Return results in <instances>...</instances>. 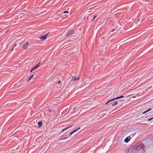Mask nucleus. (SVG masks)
I'll use <instances>...</instances> for the list:
<instances>
[{
	"instance_id": "obj_12",
	"label": "nucleus",
	"mask_w": 153,
	"mask_h": 153,
	"mask_svg": "<svg viewBox=\"0 0 153 153\" xmlns=\"http://www.w3.org/2000/svg\"><path fill=\"white\" fill-rule=\"evenodd\" d=\"M118 104V103H117V102H115L114 103H113L112 105V106H114L115 105H116L117 104Z\"/></svg>"
},
{
	"instance_id": "obj_10",
	"label": "nucleus",
	"mask_w": 153,
	"mask_h": 153,
	"mask_svg": "<svg viewBox=\"0 0 153 153\" xmlns=\"http://www.w3.org/2000/svg\"><path fill=\"white\" fill-rule=\"evenodd\" d=\"M39 64L36 65L33 68V70H36L37 68H38L39 67Z\"/></svg>"
},
{
	"instance_id": "obj_30",
	"label": "nucleus",
	"mask_w": 153,
	"mask_h": 153,
	"mask_svg": "<svg viewBox=\"0 0 153 153\" xmlns=\"http://www.w3.org/2000/svg\"><path fill=\"white\" fill-rule=\"evenodd\" d=\"M135 97H133V98H135Z\"/></svg>"
},
{
	"instance_id": "obj_11",
	"label": "nucleus",
	"mask_w": 153,
	"mask_h": 153,
	"mask_svg": "<svg viewBox=\"0 0 153 153\" xmlns=\"http://www.w3.org/2000/svg\"><path fill=\"white\" fill-rule=\"evenodd\" d=\"M72 126H68V127H67L66 128H64L62 130V132H63V131H64L65 130H66L67 129H68V128H70Z\"/></svg>"
},
{
	"instance_id": "obj_2",
	"label": "nucleus",
	"mask_w": 153,
	"mask_h": 153,
	"mask_svg": "<svg viewBox=\"0 0 153 153\" xmlns=\"http://www.w3.org/2000/svg\"><path fill=\"white\" fill-rule=\"evenodd\" d=\"M124 97V96H121L119 97H116V98H114V99H111V100H110L108 101L105 103V105H107L108 103H109L111 101H113L114 100H115L118 99H120V98H123Z\"/></svg>"
},
{
	"instance_id": "obj_9",
	"label": "nucleus",
	"mask_w": 153,
	"mask_h": 153,
	"mask_svg": "<svg viewBox=\"0 0 153 153\" xmlns=\"http://www.w3.org/2000/svg\"><path fill=\"white\" fill-rule=\"evenodd\" d=\"M38 127L39 128L41 127L42 126V123L41 121H39L38 122Z\"/></svg>"
},
{
	"instance_id": "obj_13",
	"label": "nucleus",
	"mask_w": 153,
	"mask_h": 153,
	"mask_svg": "<svg viewBox=\"0 0 153 153\" xmlns=\"http://www.w3.org/2000/svg\"><path fill=\"white\" fill-rule=\"evenodd\" d=\"M34 76V75H32V76H31L28 79V80L27 81H30V79L32 78L33 77V76Z\"/></svg>"
},
{
	"instance_id": "obj_21",
	"label": "nucleus",
	"mask_w": 153,
	"mask_h": 153,
	"mask_svg": "<svg viewBox=\"0 0 153 153\" xmlns=\"http://www.w3.org/2000/svg\"><path fill=\"white\" fill-rule=\"evenodd\" d=\"M52 111V110L51 109H49L48 110V111L49 112H51Z\"/></svg>"
},
{
	"instance_id": "obj_22",
	"label": "nucleus",
	"mask_w": 153,
	"mask_h": 153,
	"mask_svg": "<svg viewBox=\"0 0 153 153\" xmlns=\"http://www.w3.org/2000/svg\"><path fill=\"white\" fill-rule=\"evenodd\" d=\"M115 30V29H113L112 30H111V32H113Z\"/></svg>"
},
{
	"instance_id": "obj_7",
	"label": "nucleus",
	"mask_w": 153,
	"mask_h": 153,
	"mask_svg": "<svg viewBox=\"0 0 153 153\" xmlns=\"http://www.w3.org/2000/svg\"><path fill=\"white\" fill-rule=\"evenodd\" d=\"M80 127H79L78 128H77L76 129H75L74 130H73V131H72V132H71L70 133V136H71L73 133H74V132L76 131H77L78 130L80 129Z\"/></svg>"
},
{
	"instance_id": "obj_19",
	"label": "nucleus",
	"mask_w": 153,
	"mask_h": 153,
	"mask_svg": "<svg viewBox=\"0 0 153 153\" xmlns=\"http://www.w3.org/2000/svg\"><path fill=\"white\" fill-rule=\"evenodd\" d=\"M16 46V43H15L14 44V45H13V47L14 48Z\"/></svg>"
},
{
	"instance_id": "obj_5",
	"label": "nucleus",
	"mask_w": 153,
	"mask_h": 153,
	"mask_svg": "<svg viewBox=\"0 0 153 153\" xmlns=\"http://www.w3.org/2000/svg\"><path fill=\"white\" fill-rule=\"evenodd\" d=\"M29 42H27L22 46V47L24 49H26L27 48Z\"/></svg>"
},
{
	"instance_id": "obj_14",
	"label": "nucleus",
	"mask_w": 153,
	"mask_h": 153,
	"mask_svg": "<svg viewBox=\"0 0 153 153\" xmlns=\"http://www.w3.org/2000/svg\"><path fill=\"white\" fill-rule=\"evenodd\" d=\"M148 111H147V110L146 111H144L143 113H142V114H146V113L148 112Z\"/></svg>"
},
{
	"instance_id": "obj_17",
	"label": "nucleus",
	"mask_w": 153,
	"mask_h": 153,
	"mask_svg": "<svg viewBox=\"0 0 153 153\" xmlns=\"http://www.w3.org/2000/svg\"><path fill=\"white\" fill-rule=\"evenodd\" d=\"M153 119V117H152L151 118L149 119L148 120V121H151Z\"/></svg>"
},
{
	"instance_id": "obj_15",
	"label": "nucleus",
	"mask_w": 153,
	"mask_h": 153,
	"mask_svg": "<svg viewBox=\"0 0 153 153\" xmlns=\"http://www.w3.org/2000/svg\"><path fill=\"white\" fill-rule=\"evenodd\" d=\"M69 12L68 11H65L63 13H69Z\"/></svg>"
},
{
	"instance_id": "obj_29",
	"label": "nucleus",
	"mask_w": 153,
	"mask_h": 153,
	"mask_svg": "<svg viewBox=\"0 0 153 153\" xmlns=\"http://www.w3.org/2000/svg\"><path fill=\"white\" fill-rule=\"evenodd\" d=\"M97 67V65H96L95 67Z\"/></svg>"
},
{
	"instance_id": "obj_16",
	"label": "nucleus",
	"mask_w": 153,
	"mask_h": 153,
	"mask_svg": "<svg viewBox=\"0 0 153 153\" xmlns=\"http://www.w3.org/2000/svg\"><path fill=\"white\" fill-rule=\"evenodd\" d=\"M152 110V109L151 108H149L147 110V111L148 112Z\"/></svg>"
},
{
	"instance_id": "obj_27",
	"label": "nucleus",
	"mask_w": 153,
	"mask_h": 153,
	"mask_svg": "<svg viewBox=\"0 0 153 153\" xmlns=\"http://www.w3.org/2000/svg\"><path fill=\"white\" fill-rule=\"evenodd\" d=\"M139 20H140L139 19H138L137 20V21H138Z\"/></svg>"
},
{
	"instance_id": "obj_26",
	"label": "nucleus",
	"mask_w": 153,
	"mask_h": 153,
	"mask_svg": "<svg viewBox=\"0 0 153 153\" xmlns=\"http://www.w3.org/2000/svg\"><path fill=\"white\" fill-rule=\"evenodd\" d=\"M76 107H75V108H74L73 109V110H74L75 109H76Z\"/></svg>"
},
{
	"instance_id": "obj_28",
	"label": "nucleus",
	"mask_w": 153,
	"mask_h": 153,
	"mask_svg": "<svg viewBox=\"0 0 153 153\" xmlns=\"http://www.w3.org/2000/svg\"><path fill=\"white\" fill-rule=\"evenodd\" d=\"M152 112V113H153V111L152 112Z\"/></svg>"
},
{
	"instance_id": "obj_6",
	"label": "nucleus",
	"mask_w": 153,
	"mask_h": 153,
	"mask_svg": "<svg viewBox=\"0 0 153 153\" xmlns=\"http://www.w3.org/2000/svg\"><path fill=\"white\" fill-rule=\"evenodd\" d=\"M131 139V137L130 136H128L125 139L124 142L126 143H127L130 141Z\"/></svg>"
},
{
	"instance_id": "obj_1",
	"label": "nucleus",
	"mask_w": 153,
	"mask_h": 153,
	"mask_svg": "<svg viewBox=\"0 0 153 153\" xmlns=\"http://www.w3.org/2000/svg\"><path fill=\"white\" fill-rule=\"evenodd\" d=\"M145 148L144 145L143 144L137 146L136 149L137 150L141 151L142 152L145 151Z\"/></svg>"
},
{
	"instance_id": "obj_4",
	"label": "nucleus",
	"mask_w": 153,
	"mask_h": 153,
	"mask_svg": "<svg viewBox=\"0 0 153 153\" xmlns=\"http://www.w3.org/2000/svg\"><path fill=\"white\" fill-rule=\"evenodd\" d=\"M48 35V33H47L44 35L41 36L40 37V38L42 40H44L46 39Z\"/></svg>"
},
{
	"instance_id": "obj_3",
	"label": "nucleus",
	"mask_w": 153,
	"mask_h": 153,
	"mask_svg": "<svg viewBox=\"0 0 153 153\" xmlns=\"http://www.w3.org/2000/svg\"><path fill=\"white\" fill-rule=\"evenodd\" d=\"M73 31L72 30L70 29V30L66 34V36L67 37H68L71 35L73 34Z\"/></svg>"
},
{
	"instance_id": "obj_24",
	"label": "nucleus",
	"mask_w": 153,
	"mask_h": 153,
	"mask_svg": "<svg viewBox=\"0 0 153 153\" xmlns=\"http://www.w3.org/2000/svg\"><path fill=\"white\" fill-rule=\"evenodd\" d=\"M14 48L13 47V48H12V49H11V52L12 51H13V49H14Z\"/></svg>"
},
{
	"instance_id": "obj_20",
	"label": "nucleus",
	"mask_w": 153,
	"mask_h": 153,
	"mask_svg": "<svg viewBox=\"0 0 153 153\" xmlns=\"http://www.w3.org/2000/svg\"><path fill=\"white\" fill-rule=\"evenodd\" d=\"M96 16H94L92 21H93L95 19V18L96 17Z\"/></svg>"
},
{
	"instance_id": "obj_23",
	"label": "nucleus",
	"mask_w": 153,
	"mask_h": 153,
	"mask_svg": "<svg viewBox=\"0 0 153 153\" xmlns=\"http://www.w3.org/2000/svg\"><path fill=\"white\" fill-rule=\"evenodd\" d=\"M34 70H33V68L30 71V73H31Z\"/></svg>"
},
{
	"instance_id": "obj_18",
	"label": "nucleus",
	"mask_w": 153,
	"mask_h": 153,
	"mask_svg": "<svg viewBox=\"0 0 153 153\" xmlns=\"http://www.w3.org/2000/svg\"><path fill=\"white\" fill-rule=\"evenodd\" d=\"M68 137H67V138H62L61 139V140H66V139L68 138Z\"/></svg>"
},
{
	"instance_id": "obj_25",
	"label": "nucleus",
	"mask_w": 153,
	"mask_h": 153,
	"mask_svg": "<svg viewBox=\"0 0 153 153\" xmlns=\"http://www.w3.org/2000/svg\"><path fill=\"white\" fill-rule=\"evenodd\" d=\"M60 82H61L60 81H59L58 82V83H59Z\"/></svg>"
},
{
	"instance_id": "obj_8",
	"label": "nucleus",
	"mask_w": 153,
	"mask_h": 153,
	"mask_svg": "<svg viewBox=\"0 0 153 153\" xmlns=\"http://www.w3.org/2000/svg\"><path fill=\"white\" fill-rule=\"evenodd\" d=\"M79 79V78H78L76 77V76H74L72 78L71 80L73 81H74L76 80H78Z\"/></svg>"
}]
</instances>
